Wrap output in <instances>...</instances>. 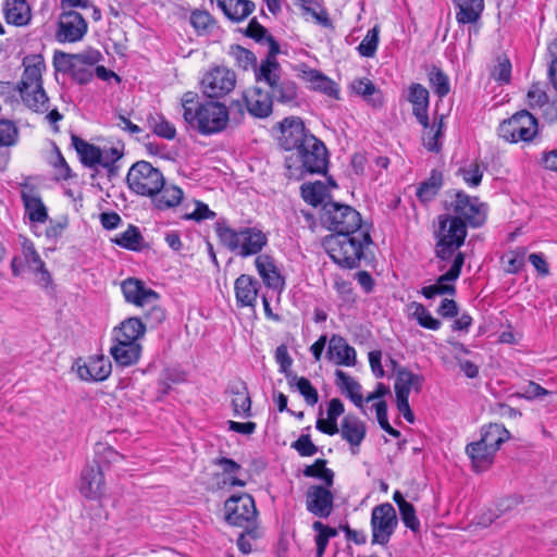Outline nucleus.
<instances>
[{"mask_svg":"<svg viewBox=\"0 0 557 557\" xmlns=\"http://www.w3.org/2000/svg\"><path fill=\"white\" fill-rule=\"evenodd\" d=\"M467 236V225L459 219H451L445 214L440 218V228L436 237V256L442 261L454 262L459 248L463 245Z\"/></svg>","mask_w":557,"mask_h":557,"instance_id":"obj_7","label":"nucleus"},{"mask_svg":"<svg viewBox=\"0 0 557 557\" xmlns=\"http://www.w3.org/2000/svg\"><path fill=\"white\" fill-rule=\"evenodd\" d=\"M114 242L116 245L123 248L129 250H139L143 236L136 226L129 225L126 231L115 237Z\"/></svg>","mask_w":557,"mask_h":557,"instance_id":"obj_56","label":"nucleus"},{"mask_svg":"<svg viewBox=\"0 0 557 557\" xmlns=\"http://www.w3.org/2000/svg\"><path fill=\"white\" fill-rule=\"evenodd\" d=\"M126 182L135 194L151 198L162 189L164 176L150 162L138 161L128 170Z\"/></svg>","mask_w":557,"mask_h":557,"instance_id":"obj_11","label":"nucleus"},{"mask_svg":"<svg viewBox=\"0 0 557 557\" xmlns=\"http://www.w3.org/2000/svg\"><path fill=\"white\" fill-rule=\"evenodd\" d=\"M278 51L280 46L271 39L267 57L258 66L255 67L256 82L258 84L264 83L270 89H272L282 79V69L276 59Z\"/></svg>","mask_w":557,"mask_h":557,"instance_id":"obj_22","label":"nucleus"},{"mask_svg":"<svg viewBox=\"0 0 557 557\" xmlns=\"http://www.w3.org/2000/svg\"><path fill=\"white\" fill-rule=\"evenodd\" d=\"M339 432L343 440L349 443L351 453L356 455L367 434L364 422L356 416L347 414L342 421Z\"/></svg>","mask_w":557,"mask_h":557,"instance_id":"obj_31","label":"nucleus"},{"mask_svg":"<svg viewBox=\"0 0 557 557\" xmlns=\"http://www.w3.org/2000/svg\"><path fill=\"white\" fill-rule=\"evenodd\" d=\"M456 8V20L459 24L475 23L483 10V0H453Z\"/></svg>","mask_w":557,"mask_h":557,"instance_id":"obj_40","label":"nucleus"},{"mask_svg":"<svg viewBox=\"0 0 557 557\" xmlns=\"http://www.w3.org/2000/svg\"><path fill=\"white\" fill-rule=\"evenodd\" d=\"M422 384V377L414 374L410 370L400 369L397 371L394 389L396 399L406 398L409 399L411 391L419 392Z\"/></svg>","mask_w":557,"mask_h":557,"instance_id":"obj_39","label":"nucleus"},{"mask_svg":"<svg viewBox=\"0 0 557 557\" xmlns=\"http://www.w3.org/2000/svg\"><path fill=\"white\" fill-rule=\"evenodd\" d=\"M466 453L475 472L486 471L494 462L496 454L480 441L467 445Z\"/></svg>","mask_w":557,"mask_h":557,"instance_id":"obj_35","label":"nucleus"},{"mask_svg":"<svg viewBox=\"0 0 557 557\" xmlns=\"http://www.w3.org/2000/svg\"><path fill=\"white\" fill-rule=\"evenodd\" d=\"M149 124L153 133L165 139H173L176 135L175 126L162 115L151 116Z\"/></svg>","mask_w":557,"mask_h":557,"instance_id":"obj_61","label":"nucleus"},{"mask_svg":"<svg viewBox=\"0 0 557 557\" xmlns=\"http://www.w3.org/2000/svg\"><path fill=\"white\" fill-rule=\"evenodd\" d=\"M121 288L126 301L139 307L153 304L158 299V294L137 278H126Z\"/></svg>","mask_w":557,"mask_h":557,"instance_id":"obj_28","label":"nucleus"},{"mask_svg":"<svg viewBox=\"0 0 557 557\" xmlns=\"http://www.w3.org/2000/svg\"><path fill=\"white\" fill-rule=\"evenodd\" d=\"M321 220L323 225L335 234L362 232L360 213L347 205L324 203Z\"/></svg>","mask_w":557,"mask_h":557,"instance_id":"obj_12","label":"nucleus"},{"mask_svg":"<svg viewBox=\"0 0 557 557\" xmlns=\"http://www.w3.org/2000/svg\"><path fill=\"white\" fill-rule=\"evenodd\" d=\"M370 243L367 232L333 234L325 239L330 258L341 267L356 268L362 257L363 247Z\"/></svg>","mask_w":557,"mask_h":557,"instance_id":"obj_4","label":"nucleus"},{"mask_svg":"<svg viewBox=\"0 0 557 557\" xmlns=\"http://www.w3.org/2000/svg\"><path fill=\"white\" fill-rule=\"evenodd\" d=\"M72 146L75 148L82 163L88 168H102L113 172L115 163L123 157V147L120 145L102 147L89 144L76 135H72Z\"/></svg>","mask_w":557,"mask_h":557,"instance_id":"obj_8","label":"nucleus"},{"mask_svg":"<svg viewBox=\"0 0 557 557\" xmlns=\"http://www.w3.org/2000/svg\"><path fill=\"white\" fill-rule=\"evenodd\" d=\"M423 134V145L430 151H438L441 148L440 139L443 136L445 128L444 115H441L438 120H435L433 125Z\"/></svg>","mask_w":557,"mask_h":557,"instance_id":"obj_51","label":"nucleus"},{"mask_svg":"<svg viewBox=\"0 0 557 557\" xmlns=\"http://www.w3.org/2000/svg\"><path fill=\"white\" fill-rule=\"evenodd\" d=\"M528 103L532 109H543L544 116L554 121L557 119V102L548 103L547 95L539 84H533L527 95Z\"/></svg>","mask_w":557,"mask_h":557,"instance_id":"obj_41","label":"nucleus"},{"mask_svg":"<svg viewBox=\"0 0 557 557\" xmlns=\"http://www.w3.org/2000/svg\"><path fill=\"white\" fill-rule=\"evenodd\" d=\"M398 519L395 508L389 503L373 507L371 512L372 543L385 545L395 532Z\"/></svg>","mask_w":557,"mask_h":557,"instance_id":"obj_14","label":"nucleus"},{"mask_svg":"<svg viewBox=\"0 0 557 557\" xmlns=\"http://www.w3.org/2000/svg\"><path fill=\"white\" fill-rule=\"evenodd\" d=\"M406 313L408 318L416 320L423 329L437 331L442 326V322L434 318L432 313L420 302H409L406 306Z\"/></svg>","mask_w":557,"mask_h":557,"instance_id":"obj_43","label":"nucleus"},{"mask_svg":"<svg viewBox=\"0 0 557 557\" xmlns=\"http://www.w3.org/2000/svg\"><path fill=\"white\" fill-rule=\"evenodd\" d=\"M20 245L21 253L15 256L11 263L14 275H20L27 270L33 273L36 283L40 287H51L52 276L36 250L34 243L29 238L21 236Z\"/></svg>","mask_w":557,"mask_h":557,"instance_id":"obj_9","label":"nucleus"},{"mask_svg":"<svg viewBox=\"0 0 557 557\" xmlns=\"http://www.w3.org/2000/svg\"><path fill=\"white\" fill-rule=\"evenodd\" d=\"M3 15L8 24L23 27L32 21V9L27 0H5Z\"/></svg>","mask_w":557,"mask_h":557,"instance_id":"obj_33","label":"nucleus"},{"mask_svg":"<svg viewBox=\"0 0 557 557\" xmlns=\"http://www.w3.org/2000/svg\"><path fill=\"white\" fill-rule=\"evenodd\" d=\"M23 74L17 89L24 104L30 110L45 113L49 110V98L42 86V74L46 71L41 54H30L23 59Z\"/></svg>","mask_w":557,"mask_h":557,"instance_id":"obj_2","label":"nucleus"},{"mask_svg":"<svg viewBox=\"0 0 557 557\" xmlns=\"http://www.w3.org/2000/svg\"><path fill=\"white\" fill-rule=\"evenodd\" d=\"M77 376L83 381H104L112 371L111 361L104 356H92L87 361H76L73 366Z\"/></svg>","mask_w":557,"mask_h":557,"instance_id":"obj_23","label":"nucleus"},{"mask_svg":"<svg viewBox=\"0 0 557 557\" xmlns=\"http://www.w3.org/2000/svg\"><path fill=\"white\" fill-rule=\"evenodd\" d=\"M334 495L325 486L312 485L306 494V507L309 512L319 517L327 518L333 511Z\"/></svg>","mask_w":557,"mask_h":557,"instance_id":"obj_24","label":"nucleus"},{"mask_svg":"<svg viewBox=\"0 0 557 557\" xmlns=\"http://www.w3.org/2000/svg\"><path fill=\"white\" fill-rule=\"evenodd\" d=\"M336 385L347 394L350 400L358 407L363 408L361 385L350 375L342 370L335 371Z\"/></svg>","mask_w":557,"mask_h":557,"instance_id":"obj_45","label":"nucleus"},{"mask_svg":"<svg viewBox=\"0 0 557 557\" xmlns=\"http://www.w3.org/2000/svg\"><path fill=\"white\" fill-rule=\"evenodd\" d=\"M78 490L89 499H98L104 493L103 473L99 466H87L83 469Z\"/></svg>","mask_w":557,"mask_h":557,"instance_id":"obj_27","label":"nucleus"},{"mask_svg":"<svg viewBox=\"0 0 557 557\" xmlns=\"http://www.w3.org/2000/svg\"><path fill=\"white\" fill-rule=\"evenodd\" d=\"M146 326L138 318H128L115 326L111 341L138 342L145 335Z\"/></svg>","mask_w":557,"mask_h":557,"instance_id":"obj_37","label":"nucleus"},{"mask_svg":"<svg viewBox=\"0 0 557 557\" xmlns=\"http://www.w3.org/2000/svg\"><path fill=\"white\" fill-rule=\"evenodd\" d=\"M255 267L267 287L278 292L284 289L285 278L272 256L268 253L258 255L255 259Z\"/></svg>","mask_w":557,"mask_h":557,"instance_id":"obj_25","label":"nucleus"},{"mask_svg":"<svg viewBox=\"0 0 557 557\" xmlns=\"http://www.w3.org/2000/svg\"><path fill=\"white\" fill-rule=\"evenodd\" d=\"M463 262V253H458L449 269L442 274L434 284L422 287L421 294L428 299L443 295L453 296L456 293L454 283L460 275Z\"/></svg>","mask_w":557,"mask_h":557,"instance_id":"obj_19","label":"nucleus"},{"mask_svg":"<svg viewBox=\"0 0 557 557\" xmlns=\"http://www.w3.org/2000/svg\"><path fill=\"white\" fill-rule=\"evenodd\" d=\"M219 8L232 21L240 22L255 10V3L249 0H219Z\"/></svg>","mask_w":557,"mask_h":557,"instance_id":"obj_42","label":"nucleus"},{"mask_svg":"<svg viewBox=\"0 0 557 557\" xmlns=\"http://www.w3.org/2000/svg\"><path fill=\"white\" fill-rule=\"evenodd\" d=\"M235 73L225 66L210 69L200 81L202 94L210 99L224 97L235 88Z\"/></svg>","mask_w":557,"mask_h":557,"instance_id":"obj_15","label":"nucleus"},{"mask_svg":"<svg viewBox=\"0 0 557 557\" xmlns=\"http://www.w3.org/2000/svg\"><path fill=\"white\" fill-rule=\"evenodd\" d=\"M232 406L234 414L237 417H250L251 414V399L247 392L245 384L232 388Z\"/></svg>","mask_w":557,"mask_h":557,"instance_id":"obj_49","label":"nucleus"},{"mask_svg":"<svg viewBox=\"0 0 557 557\" xmlns=\"http://www.w3.org/2000/svg\"><path fill=\"white\" fill-rule=\"evenodd\" d=\"M231 55L235 60L236 64L243 70L247 71L257 66V58L250 50L242 46L231 47Z\"/></svg>","mask_w":557,"mask_h":557,"instance_id":"obj_59","label":"nucleus"},{"mask_svg":"<svg viewBox=\"0 0 557 557\" xmlns=\"http://www.w3.org/2000/svg\"><path fill=\"white\" fill-rule=\"evenodd\" d=\"M327 359L336 366L355 367L357 363V351L350 346L346 338L334 334L329 339Z\"/></svg>","mask_w":557,"mask_h":557,"instance_id":"obj_26","label":"nucleus"},{"mask_svg":"<svg viewBox=\"0 0 557 557\" xmlns=\"http://www.w3.org/2000/svg\"><path fill=\"white\" fill-rule=\"evenodd\" d=\"M290 384H295L297 391L304 397L305 401L309 406H314L319 401V394L317 388L311 384L307 377H298L294 375L289 381Z\"/></svg>","mask_w":557,"mask_h":557,"instance_id":"obj_54","label":"nucleus"},{"mask_svg":"<svg viewBox=\"0 0 557 557\" xmlns=\"http://www.w3.org/2000/svg\"><path fill=\"white\" fill-rule=\"evenodd\" d=\"M18 131L15 124L9 120L0 121V146H13L16 144Z\"/></svg>","mask_w":557,"mask_h":557,"instance_id":"obj_64","label":"nucleus"},{"mask_svg":"<svg viewBox=\"0 0 557 557\" xmlns=\"http://www.w3.org/2000/svg\"><path fill=\"white\" fill-rule=\"evenodd\" d=\"M304 474L308 478H318L325 482L327 486L333 484L334 473L331 469L325 467V460L318 459L313 465L307 466Z\"/></svg>","mask_w":557,"mask_h":557,"instance_id":"obj_58","label":"nucleus"},{"mask_svg":"<svg viewBox=\"0 0 557 557\" xmlns=\"http://www.w3.org/2000/svg\"><path fill=\"white\" fill-rule=\"evenodd\" d=\"M408 100L412 104V112L423 127L429 126V91L421 84L414 83L409 87Z\"/></svg>","mask_w":557,"mask_h":557,"instance_id":"obj_34","label":"nucleus"},{"mask_svg":"<svg viewBox=\"0 0 557 557\" xmlns=\"http://www.w3.org/2000/svg\"><path fill=\"white\" fill-rule=\"evenodd\" d=\"M281 136L280 145L285 150H299L306 145L308 137H314L308 134L302 121L299 117H286L280 124Z\"/></svg>","mask_w":557,"mask_h":557,"instance_id":"obj_21","label":"nucleus"},{"mask_svg":"<svg viewBox=\"0 0 557 557\" xmlns=\"http://www.w3.org/2000/svg\"><path fill=\"white\" fill-rule=\"evenodd\" d=\"M351 95L361 97L368 104L379 107L383 102L382 94L367 77L354 78L348 86Z\"/></svg>","mask_w":557,"mask_h":557,"instance_id":"obj_36","label":"nucleus"},{"mask_svg":"<svg viewBox=\"0 0 557 557\" xmlns=\"http://www.w3.org/2000/svg\"><path fill=\"white\" fill-rule=\"evenodd\" d=\"M189 21L199 35L207 34L214 26L213 17L209 12L202 10L193 11Z\"/></svg>","mask_w":557,"mask_h":557,"instance_id":"obj_60","label":"nucleus"},{"mask_svg":"<svg viewBox=\"0 0 557 557\" xmlns=\"http://www.w3.org/2000/svg\"><path fill=\"white\" fill-rule=\"evenodd\" d=\"M312 528L318 532L315 536L317 557H322L330 539L336 536L337 531L336 529L327 527L320 521L313 522Z\"/></svg>","mask_w":557,"mask_h":557,"instance_id":"obj_55","label":"nucleus"},{"mask_svg":"<svg viewBox=\"0 0 557 557\" xmlns=\"http://www.w3.org/2000/svg\"><path fill=\"white\" fill-rule=\"evenodd\" d=\"M296 72L298 78H300L310 90L321 92L336 100L339 99L338 85L321 71L312 69L306 63H300L296 66Z\"/></svg>","mask_w":557,"mask_h":557,"instance_id":"obj_17","label":"nucleus"},{"mask_svg":"<svg viewBox=\"0 0 557 557\" xmlns=\"http://www.w3.org/2000/svg\"><path fill=\"white\" fill-rule=\"evenodd\" d=\"M442 186V174L438 172L433 171L431 173V176L423 183L420 184V186L417 189V197L423 201L428 202L432 200Z\"/></svg>","mask_w":557,"mask_h":557,"instance_id":"obj_52","label":"nucleus"},{"mask_svg":"<svg viewBox=\"0 0 557 557\" xmlns=\"http://www.w3.org/2000/svg\"><path fill=\"white\" fill-rule=\"evenodd\" d=\"M180 103L185 123L203 136L223 132L230 121V112L224 103L207 100L201 101L196 91H186Z\"/></svg>","mask_w":557,"mask_h":557,"instance_id":"obj_1","label":"nucleus"},{"mask_svg":"<svg viewBox=\"0 0 557 557\" xmlns=\"http://www.w3.org/2000/svg\"><path fill=\"white\" fill-rule=\"evenodd\" d=\"M375 410L376 419L380 426L388 433L391 436L398 438L400 436V432L394 429L387 419V404L386 401H377L372 406Z\"/></svg>","mask_w":557,"mask_h":557,"instance_id":"obj_63","label":"nucleus"},{"mask_svg":"<svg viewBox=\"0 0 557 557\" xmlns=\"http://www.w3.org/2000/svg\"><path fill=\"white\" fill-rule=\"evenodd\" d=\"M300 189L302 199L313 207L323 205L330 196L329 185L321 181L305 183Z\"/></svg>","mask_w":557,"mask_h":557,"instance_id":"obj_46","label":"nucleus"},{"mask_svg":"<svg viewBox=\"0 0 557 557\" xmlns=\"http://www.w3.org/2000/svg\"><path fill=\"white\" fill-rule=\"evenodd\" d=\"M429 81L432 89L440 98L445 97L449 92V79L441 70L433 69L429 74Z\"/></svg>","mask_w":557,"mask_h":557,"instance_id":"obj_62","label":"nucleus"},{"mask_svg":"<svg viewBox=\"0 0 557 557\" xmlns=\"http://www.w3.org/2000/svg\"><path fill=\"white\" fill-rule=\"evenodd\" d=\"M215 232L221 244L242 258L260 255L269 240L265 232L257 225L233 227L222 222L216 224Z\"/></svg>","mask_w":557,"mask_h":557,"instance_id":"obj_3","label":"nucleus"},{"mask_svg":"<svg viewBox=\"0 0 557 557\" xmlns=\"http://www.w3.org/2000/svg\"><path fill=\"white\" fill-rule=\"evenodd\" d=\"M183 190L180 187L164 183L162 189L152 198L158 209H168L178 206L183 199Z\"/></svg>","mask_w":557,"mask_h":557,"instance_id":"obj_47","label":"nucleus"},{"mask_svg":"<svg viewBox=\"0 0 557 557\" xmlns=\"http://www.w3.org/2000/svg\"><path fill=\"white\" fill-rule=\"evenodd\" d=\"M484 166L474 161L458 170V174L462 177L465 184L469 187H478L483 178Z\"/></svg>","mask_w":557,"mask_h":557,"instance_id":"obj_53","label":"nucleus"},{"mask_svg":"<svg viewBox=\"0 0 557 557\" xmlns=\"http://www.w3.org/2000/svg\"><path fill=\"white\" fill-rule=\"evenodd\" d=\"M110 355L121 367H129L138 362L141 355L139 342L111 341Z\"/></svg>","mask_w":557,"mask_h":557,"instance_id":"obj_32","label":"nucleus"},{"mask_svg":"<svg viewBox=\"0 0 557 557\" xmlns=\"http://www.w3.org/2000/svg\"><path fill=\"white\" fill-rule=\"evenodd\" d=\"M87 29L88 24L81 13L65 11L59 17L55 38L59 42H77L83 39Z\"/></svg>","mask_w":557,"mask_h":557,"instance_id":"obj_18","label":"nucleus"},{"mask_svg":"<svg viewBox=\"0 0 557 557\" xmlns=\"http://www.w3.org/2000/svg\"><path fill=\"white\" fill-rule=\"evenodd\" d=\"M521 503V498L517 496L507 497L502 500H499L496 504L495 510H488L487 516L483 515L480 520L479 524L488 525L497 518L502 517L503 515L509 512L510 510L515 509L519 504Z\"/></svg>","mask_w":557,"mask_h":557,"instance_id":"obj_50","label":"nucleus"},{"mask_svg":"<svg viewBox=\"0 0 557 557\" xmlns=\"http://www.w3.org/2000/svg\"><path fill=\"white\" fill-rule=\"evenodd\" d=\"M510 438V432L499 423H490L483 425L480 430V442L485 444L488 449L495 454L500 448L502 444Z\"/></svg>","mask_w":557,"mask_h":557,"instance_id":"obj_38","label":"nucleus"},{"mask_svg":"<svg viewBox=\"0 0 557 557\" xmlns=\"http://www.w3.org/2000/svg\"><path fill=\"white\" fill-rule=\"evenodd\" d=\"M216 466L222 469V484L224 486H239L246 485V480L242 478V466L230 458H219L214 461Z\"/></svg>","mask_w":557,"mask_h":557,"instance_id":"obj_44","label":"nucleus"},{"mask_svg":"<svg viewBox=\"0 0 557 557\" xmlns=\"http://www.w3.org/2000/svg\"><path fill=\"white\" fill-rule=\"evenodd\" d=\"M21 199L25 209V216L33 225V232L37 235L35 227L48 221V210L36 188L24 184L21 189Z\"/></svg>","mask_w":557,"mask_h":557,"instance_id":"obj_20","label":"nucleus"},{"mask_svg":"<svg viewBox=\"0 0 557 557\" xmlns=\"http://www.w3.org/2000/svg\"><path fill=\"white\" fill-rule=\"evenodd\" d=\"M497 134L509 144H530L539 135V123L530 112L522 110L504 120L497 128Z\"/></svg>","mask_w":557,"mask_h":557,"instance_id":"obj_10","label":"nucleus"},{"mask_svg":"<svg viewBox=\"0 0 557 557\" xmlns=\"http://www.w3.org/2000/svg\"><path fill=\"white\" fill-rule=\"evenodd\" d=\"M224 518L230 525L247 530L250 537L261 536L258 527V510L251 495L239 493L230 496L224 503Z\"/></svg>","mask_w":557,"mask_h":557,"instance_id":"obj_5","label":"nucleus"},{"mask_svg":"<svg viewBox=\"0 0 557 557\" xmlns=\"http://www.w3.org/2000/svg\"><path fill=\"white\" fill-rule=\"evenodd\" d=\"M450 209L454 213L451 219H459L466 225L469 224L472 227L481 226L486 220V205L462 190L456 193L455 199L450 203Z\"/></svg>","mask_w":557,"mask_h":557,"instance_id":"obj_13","label":"nucleus"},{"mask_svg":"<svg viewBox=\"0 0 557 557\" xmlns=\"http://www.w3.org/2000/svg\"><path fill=\"white\" fill-rule=\"evenodd\" d=\"M245 102L248 112L256 117H267L272 112V95L261 87H253L247 90L245 94Z\"/></svg>","mask_w":557,"mask_h":557,"instance_id":"obj_30","label":"nucleus"},{"mask_svg":"<svg viewBox=\"0 0 557 557\" xmlns=\"http://www.w3.org/2000/svg\"><path fill=\"white\" fill-rule=\"evenodd\" d=\"M379 34L380 29L377 26H374L367 32L364 38L357 47L361 57L371 58L375 54L379 46Z\"/></svg>","mask_w":557,"mask_h":557,"instance_id":"obj_57","label":"nucleus"},{"mask_svg":"<svg viewBox=\"0 0 557 557\" xmlns=\"http://www.w3.org/2000/svg\"><path fill=\"white\" fill-rule=\"evenodd\" d=\"M260 284L251 275L242 274L234 283L235 298L238 307L255 308Z\"/></svg>","mask_w":557,"mask_h":557,"instance_id":"obj_29","label":"nucleus"},{"mask_svg":"<svg viewBox=\"0 0 557 557\" xmlns=\"http://www.w3.org/2000/svg\"><path fill=\"white\" fill-rule=\"evenodd\" d=\"M101 53L98 50H87L71 54L57 51L53 65L57 72L67 74L78 84H87L94 77V67L100 62Z\"/></svg>","mask_w":557,"mask_h":557,"instance_id":"obj_6","label":"nucleus"},{"mask_svg":"<svg viewBox=\"0 0 557 557\" xmlns=\"http://www.w3.org/2000/svg\"><path fill=\"white\" fill-rule=\"evenodd\" d=\"M273 99H276L280 103L294 106L297 103L298 87L295 82L290 79H281L271 89Z\"/></svg>","mask_w":557,"mask_h":557,"instance_id":"obj_48","label":"nucleus"},{"mask_svg":"<svg viewBox=\"0 0 557 557\" xmlns=\"http://www.w3.org/2000/svg\"><path fill=\"white\" fill-rule=\"evenodd\" d=\"M301 173H324L327 168V151L317 137H308L306 145L297 150Z\"/></svg>","mask_w":557,"mask_h":557,"instance_id":"obj_16","label":"nucleus"}]
</instances>
